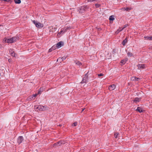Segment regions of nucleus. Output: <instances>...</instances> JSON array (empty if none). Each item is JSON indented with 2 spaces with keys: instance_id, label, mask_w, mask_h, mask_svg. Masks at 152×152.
<instances>
[{
  "instance_id": "obj_1",
  "label": "nucleus",
  "mask_w": 152,
  "mask_h": 152,
  "mask_svg": "<svg viewBox=\"0 0 152 152\" xmlns=\"http://www.w3.org/2000/svg\"><path fill=\"white\" fill-rule=\"evenodd\" d=\"M18 39V38L16 37H14L8 39L5 38L3 40V41L5 43H12L16 42Z\"/></svg>"
},
{
  "instance_id": "obj_2",
  "label": "nucleus",
  "mask_w": 152,
  "mask_h": 152,
  "mask_svg": "<svg viewBox=\"0 0 152 152\" xmlns=\"http://www.w3.org/2000/svg\"><path fill=\"white\" fill-rule=\"evenodd\" d=\"M34 109L37 111L44 110V107L40 105H35L34 106Z\"/></svg>"
},
{
  "instance_id": "obj_3",
  "label": "nucleus",
  "mask_w": 152,
  "mask_h": 152,
  "mask_svg": "<svg viewBox=\"0 0 152 152\" xmlns=\"http://www.w3.org/2000/svg\"><path fill=\"white\" fill-rule=\"evenodd\" d=\"M88 73V72L83 76V80L81 82V83H83L88 82V75H87Z\"/></svg>"
},
{
  "instance_id": "obj_4",
  "label": "nucleus",
  "mask_w": 152,
  "mask_h": 152,
  "mask_svg": "<svg viewBox=\"0 0 152 152\" xmlns=\"http://www.w3.org/2000/svg\"><path fill=\"white\" fill-rule=\"evenodd\" d=\"M87 9H88V8L86 7L83 6L81 7L77 11L80 13H84Z\"/></svg>"
},
{
  "instance_id": "obj_5",
  "label": "nucleus",
  "mask_w": 152,
  "mask_h": 152,
  "mask_svg": "<svg viewBox=\"0 0 152 152\" xmlns=\"http://www.w3.org/2000/svg\"><path fill=\"white\" fill-rule=\"evenodd\" d=\"M24 140V138L23 136H20L17 138V142L18 144H20Z\"/></svg>"
},
{
  "instance_id": "obj_6",
  "label": "nucleus",
  "mask_w": 152,
  "mask_h": 152,
  "mask_svg": "<svg viewBox=\"0 0 152 152\" xmlns=\"http://www.w3.org/2000/svg\"><path fill=\"white\" fill-rule=\"evenodd\" d=\"M64 45V42L62 41H60L57 43L56 45L57 48H61L62 46Z\"/></svg>"
},
{
  "instance_id": "obj_7",
  "label": "nucleus",
  "mask_w": 152,
  "mask_h": 152,
  "mask_svg": "<svg viewBox=\"0 0 152 152\" xmlns=\"http://www.w3.org/2000/svg\"><path fill=\"white\" fill-rule=\"evenodd\" d=\"M137 66L138 69H144L145 68L146 65L144 64H138Z\"/></svg>"
},
{
  "instance_id": "obj_8",
  "label": "nucleus",
  "mask_w": 152,
  "mask_h": 152,
  "mask_svg": "<svg viewBox=\"0 0 152 152\" xmlns=\"http://www.w3.org/2000/svg\"><path fill=\"white\" fill-rule=\"evenodd\" d=\"M116 86L114 84H113L110 85L109 87V89L110 91H112L115 89Z\"/></svg>"
},
{
  "instance_id": "obj_9",
  "label": "nucleus",
  "mask_w": 152,
  "mask_h": 152,
  "mask_svg": "<svg viewBox=\"0 0 152 152\" xmlns=\"http://www.w3.org/2000/svg\"><path fill=\"white\" fill-rule=\"evenodd\" d=\"M9 52L10 55L13 57H15V53L14 52L12 49H10Z\"/></svg>"
},
{
  "instance_id": "obj_10",
  "label": "nucleus",
  "mask_w": 152,
  "mask_h": 152,
  "mask_svg": "<svg viewBox=\"0 0 152 152\" xmlns=\"http://www.w3.org/2000/svg\"><path fill=\"white\" fill-rule=\"evenodd\" d=\"M36 26L37 28H41L43 27V25L39 22H38L37 23H36Z\"/></svg>"
},
{
  "instance_id": "obj_11",
  "label": "nucleus",
  "mask_w": 152,
  "mask_h": 152,
  "mask_svg": "<svg viewBox=\"0 0 152 152\" xmlns=\"http://www.w3.org/2000/svg\"><path fill=\"white\" fill-rule=\"evenodd\" d=\"M136 110L140 113H142L143 111V110L140 107H138Z\"/></svg>"
},
{
  "instance_id": "obj_12",
  "label": "nucleus",
  "mask_w": 152,
  "mask_h": 152,
  "mask_svg": "<svg viewBox=\"0 0 152 152\" xmlns=\"http://www.w3.org/2000/svg\"><path fill=\"white\" fill-rule=\"evenodd\" d=\"M74 63L77 65L78 66H80L81 65H82V64L81 62L78 61H75Z\"/></svg>"
},
{
  "instance_id": "obj_13",
  "label": "nucleus",
  "mask_w": 152,
  "mask_h": 152,
  "mask_svg": "<svg viewBox=\"0 0 152 152\" xmlns=\"http://www.w3.org/2000/svg\"><path fill=\"white\" fill-rule=\"evenodd\" d=\"M127 38L126 37L124 40H123L122 43V44L123 45V46H125V45L126 43L127 42Z\"/></svg>"
},
{
  "instance_id": "obj_14",
  "label": "nucleus",
  "mask_w": 152,
  "mask_h": 152,
  "mask_svg": "<svg viewBox=\"0 0 152 152\" xmlns=\"http://www.w3.org/2000/svg\"><path fill=\"white\" fill-rule=\"evenodd\" d=\"M128 59L127 58H126L125 59L122 60L121 61V64H125L126 62L128 61Z\"/></svg>"
},
{
  "instance_id": "obj_15",
  "label": "nucleus",
  "mask_w": 152,
  "mask_h": 152,
  "mask_svg": "<svg viewBox=\"0 0 152 152\" xmlns=\"http://www.w3.org/2000/svg\"><path fill=\"white\" fill-rule=\"evenodd\" d=\"M34 99V98H33L31 95L29 96L27 98V100L29 101Z\"/></svg>"
},
{
  "instance_id": "obj_16",
  "label": "nucleus",
  "mask_w": 152,
  "mask_h": 152,
  "mask_svg": "<svg viewBox=\"0 0 152 152\" xmlns=\"http://www.w3.org/2000/svg\"><path fill=\"white\" fill-rule=\"evenodd\" d=\"M141 98H139L137 97H136L134 99V102H139L140 101Z\"/></svg>"
},
{
  "instance_id": "obj_17",
  "label": "nucleus",
  "mask_w": 152,
  "mask_h": 152,
  "mask_svg": "<svg viewBox=\"0 0 152 152\" xmlns=\"http://www.w3.org/2000/svg\"><path fill=\"white\" fill-rule=\"evenodd\" d=\"M144 38L146 39L149 40H152V36H151V37L145 36Z\"/></svg>"
},
{
  "instance_id": "obj_18",
  "label": "nucleus",
  "mask_w": 152,
  "mask_h": 152,
  "mask_svg": "<svg viewBox=\"0 0 152 152\" xmlns=\"http://www.w3.org/2000/svg\"><path fill=\"white\" fill-rule=\"evenodd\" d=\"M140 78H139L136 77H132L131 78V80H135L137 81H138V79H139Z\"/></svg>"
},
{
  "instance_id": "obj_19",
  "label": "nucleus",
  "mask_w": 152,
  "mask_h": 152,
  "mask_svg": "<svg viewBox=\"0 0 152 152\" xmlns=\"http://www.w3.org/2000/svg\"><path fill=\"white\" fill-rule=\"evenodd\" d=\"M57 145L61 146L62 144H63V142L62 141H59L56 142Z\"/></svg>"
},
{
  "instance_id": "obj_20",
  "label": "nucleus",
  "mask_w": 152,
  "mask_h": 152,
  "mask_svg": "<svg viewBox=\"0 0 152 152\" xmlns=\"http://www.w3.org/2000/svg\"><path fill=\"white\" fill-rule=\"evenodd\" d=\"M109 19L110 20H113L115 19L114 16L113 15H111L109 18Z\"/></svg>"
},
{
  "instance_id": "obj_21",
  "label": "nucleus",
  "mask_w": 152,
  "mask_h": 152,
  "mask_svg": "<svg viewBox=\"0 0 152 152\" xmlns=\"http://www.w3.org/2000/svg\"><path fill=\"white\" fill-rule=\"evenodd\" d=\"M128 26V25L127 24H126L124 25L123 26V27L122 28L121 30H120L119 31H122V30H123L124 28Z\"/></svg>"
},
{
  "instance_id": "obj_22",
  "label": "nucleus",
  "mask_w": 152,
  "mask_h": 152,
  "mask_svg": "<svg viewBox=\"0 0 152 152\" xmlns=\"http://www.w3.org/2000/svg\"><path fill=\"white\" fill-rule=\"evenodd\" d=\"M127 55L128 56L131 57L132 56V53L129 52L127 53Z\"/></svg>"
},
{
  "instance_id": "obj_23",
  "label": "nucleus",
  "mask_w": 152,
  "mask_h": 152,
  "mask_svg": "<svg viewBox=\"0 0 152 152\" xmlns=\"http://www.w3.org/2000/svg\"><path fill=\"white\" fill-rule=\"evenodd\" d=\"M57 61H58L59 63H61L62 61V59L61 58H59L57 60Z\"/></svg>"
},
{
  "instance_id": "obj_24",
  "label": "nucleus",
  "mask_w": 152,
  "mask_h": 152,
  "mask_svg": "<svg viewBox=\"0 0 152 152\" xmlns=\"http://www.w3.org/2000/svg\"><path fill=\"white\" fill-rule=\"evenodd\" d=\"M119 133H115L114 134V137L116 138H117L118 137Z\"/></svg>"
},
{
  "instance_id": "obj_25",
  "label": "nucleus",
  "mask_w": 152,
  "mask_h": 152,
  "mask_svg": "<svg viewBox=\"0 0 152 152\" xmlns=\"http://www.w3.org/2000/svg\"><path fill=\"white\" fill-rule=\"evenodd\" d=\"M125 10L126 11H129L131 10V8L129 7H126V8H124Z\"/></svg>"
},
{
  "instance_id": "obj_26",
  "label": "nucleus",
  "mask_w": 152,
  "mask_h": 152,
  "mask_svg": "<svg viewBox=\"0 0 152 152\" xmlns=\"http://www.w3.org/2000/svg\"><path fill=\"white\" fill-rule=\"evenodd\" d=\"M66 28L64 27V28H62L61 30L62 31L63 33H64L66 31Z\"/></svg>"
},
{
  "instance_id": "obj_27",
  "label": "nucleus",
  "mask_w": 152,
  "mask_h": 152,
  "mask_svg": "<svg viewBox=\"0 0 152 152\" xmlns=\"http://www.w3.org/2000/svg\"><path fill=\"white\" fill-rule=\"evenodd\" d=\"M16 4H19L21 3V1H14Z\"/></svg>"
},
{
  "instance_id": "obj_28",
  "label": "nucleus",
  "mask_w": 152,
  "mask_h": 152,
  "mask_svg": "<svg viewBox=\"0 0 152 152\" xmlns=\"http://www.w3.org/2000/svg\"><path fill=\"white\" fill-rule=\"evenodd\" d=\"M37 95V94H33L31 95V96H32V97L33 98H34V99Z\"/></svg>"
},
{
  "instance_id": "obj_29",
  "label": "nucleus",
  "mask_w": 152,
  "mask_h": 152,
  "mask_svg": "<svg viewBox=\"0 0 152 152\" xmlns=\"http://www.w3.org/2000/svg\"><path fill=\"white\" fill-rule=\"evenodd\" d=\"M100 4H95V6L96 7H99L100 6Z\"/></svg>"
},
{
  "instance_id": "obj_30",
  "label": "nucleus",
  "mask_w": 152,
  "mask_h": 152,
  "mask_svg": "<svg viewBox=\"0 0 152 152\" xmlns=\"http://www.w3.org/2000/svg\"><path fill=\"white\" fill-rule=\"evenodd\" d=\"M53 50H54L56 49L57 48H56V45H54L53 46H52L51 48Z\"/></svg>"
},
{
  "instance_id": "obj_31",
  "label": "nucleus",
  "mask_w": 152,
  "mask_h": 152,
  "mask_svg": "<svg viewBox=\"0 0 152 152\" xmlns=\"http://www.w3.org/2000/svg\"><path fill=\"white\" fill-rule=\"evenodd\" d=\"M32 22L33 23H34L35 25L36 26V23H37L38 22L37 21H35V20H32Z\"/></svg>"
},
{
  "instance_id": "obj_32",
  "label": "nucleus",
  "mask_w": 152,
  "mask_h": 152,
  "mask_svg": "<svg viewBox=\"0 0 152 152\" xmlns=\"http://www.w3.org/2000/svg\"><path fill=\"white\" fill-rule=\"evenodd\" d=\"M77 123L76 122H75L73 124H72V126H77Z\"/></svg>"
},
{
  "instance_id": "obj_33",
  "label": "nucleus",
  "mask_w": 152,
  "mask_h": 152,
  "mask_svg": "<svg viewBox=\"0 0 152 152\" xmlns=\"http://www.w3.org/2000/svg\"><path fill=\"white\" fill-rule=\"evenodd\" d=\"M65 28H66V31L68 30V29H70L71 28V27H68V26H66V27H65Z\"/></svg>"
},
{
  "instance_id": "obj_34",
  "label": "nucleus",
  "mask_w": 152,
  "mask_h": 152,
  "mask_svg": "<svg viewBox=\"0 0 152 152\" xmlns=\"http://www.w3.org/2000/svg\"><path fill=\"white\" fill-rule=\"evenodd\" d=\"M98 75L99 77L103 76V74L102 73H100V74H98Z\"/></svg>"
},
{
  "instance_id": "obj_35",
  "label": "nucleus",
  "mask_w": 152,
  "mask_h": 152,
  "mask_svg": "<svg viewBox=\"0 0 152 152\" xmlns=\"http://www.w3.org/2000/svg\"><path fill=\"white\" fill-rule=\"evenodd\" d=\"M56 146H57V145L56 144V143L53 144V147H55L56 148Z\"/></svg>"
},
{
  "instance_id": "obj_36",
  "label": "nucleus",
  "mask_w": 152,
  "mask_h": 152,
  "mask_svg": "<svg viewBox=\"0 0 152 152\" xmlns=\"http://www.w3.org/2000/svg\"><path fill=\"white\" fill-rule=\"evenodd\" d=\"M66 57L65 56L61 58H62V61H63L64 60H65L66 59Z\"/></svg>"
},
{
  "instance_id": "obj_37",
  "label": "nucleus",
  "mask_w": 152,
  "mask_h": 152,
  "mask_svg": "<svg viewBox=\"0 0 152 152\" xmlns=\"http://www.w3.org/2000/svg\"><path fill=\"white\" fill-rule=\"evenodd\" d=\"M53 50H52V48H50L49 49V52H50L52 51Z\"/></svg>"
},
{
  "instance_id": "obj_38",
  "label": "nucleus",
  "mask_w": 152,
  "mask_h": 152,
  "mask_svg": "<svg viewBox=\"0 0 152 152\" xmlns=\"http://www.w3.org/2000/svg\"><path fill=\"white\" fill-rule=\"evenodd\" d=\"M121 30V29H118V30H117V31H116V33L117 32V33H119L120 32L119 31Z\"/></svg>"
},
{
  "instance_id": "obj_39",
  "label": "nucleus",
  "mask_w": 152,
  "mask_h": 152,
  "mask_svg": "<svg viewBox=\"0 0 152 152\" xmlns=\"http://www.w3.org/2000/svg\"><path fill=\"white\" fill-rule=\"evenodd\" d=\"M9 62L10 63L11 62V60L10 59H9L8 60Z\"/></svg>"
},
{
  "instance_id": "obj_40",
  "label": "nucleus",
  "mask_w": 152,
  "mask_h": 152,
  "mask_svg": "<svg viewBox=\"0 0 152 152\" xmlns=\"http://www.w3.org/2000/svg\"><path fill=\"white\" fill-rule=\"evenodd\" d=\"M53 28L54 29V31H56V30L57 29V28H56V27H54Z\"/></svg>"
},
{
  "instance_id": "obj_41",
  "label": "nucleus",
  "mask_w": 152,
  "mask_h": 152,
  "mask_svg": "<svg viewBox=\"0 0 152 152\" xmlns=\"http://www.w3.org/2000/svg\"><path fill=\"white\" fill-rule=\"evenodd\" d=\"M61 34L63 32L61 30V31L59 32Z\"/></svg>"
},
{
  "instance_id": "obj_42",
  "label": "nucleus",
  "mask_w": 152,
  "mask_h": 152,
  "mask_svg": "<svg viewBox=\"0 0 152 152\" xmlns=\"http://www.w3.org/2000/svg\"><path fill=\"white\" fill-rule=\"evenodd\" d=\"M85 108H83V109L82 111H81V112H83V110H85Z\"/></svg>"
},
{
  "instance_id": "obj_43",
  "label": "nucleus",
  "mask_w": 152,
  "mask_h": 152,
  "mask_svg": "<svg viewBox=\"0 0 152 152\" xmlns=\"http://www.w3.org/2000/svg\"><path fill=\"white\" fill-rule=\"evenodd\" d=\"M61 34L59 32H58V35H60Z\"/></svg>"
},
{
  "instance_id": "obj_44",
  "label": "nucleus",
  "mask_w": 152,
  "mask_h": 152,
  "mask_svg": "<svg viewBox=\"0 0 152 152\" xmlns=\"http://www.w3.org/2000/svg\"><path fill=\"white\" fill-rule=\"evenodd\" d=\"M61 34L59 32H58V35H60Z\"/></svg>"
},
{
  "instance_id": "obj_45",
  "label": "nucleus",
  "mask_w": 152,
  "mask_h": 152,
  "mask_svg": "<svg viewBox=\"0 0 152 152\" xmlns=\"http://www.w3.org/2000/svg\"><path fill=\"white\" fill-rule=\"evenodd\" d=\"M6 1V2H8V1H7V0H6V1Z\"/></svg>"
},
{
  "instance_id": "obj_46",
  "label": "nucleus",
  "mask_w": 152,
  "mask_h": 152,
  "mask_svg": "<svg viewBox=\"0 0 152 152\" xmlns=\"http://www.w3.org/2000/svg\"><path fill=\"white\" fill-rule=\"evenodd\" d=\"M59 126H62V125H59Z\"/></svg>"
}]
</instances>
